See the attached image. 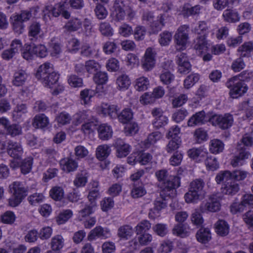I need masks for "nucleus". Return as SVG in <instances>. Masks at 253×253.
Returning <instances> with one entry per match:
<instances>
[{
	"mask_svg": "<svg viewBox=\"0 0 253 253\" xmlns=\"http://www.w3.org/2000/svg\"><path fill=\"white\" fill-rule=\"evenodd\" d=\"M155 175L160 183V195L163 199L166 200L168 197H175L176 189L181 185V177L177 175L169 176L167 170L164 169L157 171Z\"/></svg>",
	"mask_w": 253,
	"mask_h": 253,
	"instance_id": "1",
	"label": "nucleus"
},
{
	"mask_svg": "<svg viewBox=\"0 0 253 253\" xmlns=\"http://www.w3.org/2000/svg\"><path fill=\"white\" fill-rule=\"evenodd\" d=\"M36 77L42 82L44 86L51 88L58 82L59 75L53 71L52 64L46 62L38 68Z\"/></svg>",
	"mask_w": 253,
	"mask_h": 253,
	"instance_id": "2",
	"label": "nucleus"
},
{
	"mask_svg": "<svg viewBox=\"0 0 253 253\" xmlns=\"http://www.w3.org/2000/svg\"><path fill=\"white\" fill-rule=\"evenodd\" d=\"M9 190L12 196L9 198L8 203L12 207L18 206L27 195V190L21 182H13L10 185Z\"/></svg>",
	"mask_w": 253,
	"mask_h": 253,
	"instance_id": "3",
	"label": "nucleus"
},
{
	"mask_svg": "<svg viewBox=\"0 0 253 253\" xmlns=\"http://www.w3.org/2000/svg\"><path fill=\"white\" fill-rule=\"evenodd\" d=\"M204 185L203 180L201 179H196L192 181L190 183L188 191L184 195L185 202L187 203H197Z\"/></svg>",
	"mask_w": 253,
	"mask_h": 253,
	"instance_id": "4",
	"label": "nucleus"
},
{
	"mask_svg": "<svg viewBox=\"0 0 253 253\" xmlns=\"http://www.w3.org/2000/svg\"><path fill=\"white\" fill-rule=\"evenodd\" d=\"M226 86L230 89L229 94L233 98H237L246 93L248 86L245 83L238 80L236 77H232L226 82Z\"/></svg>",
	"mask_w": 253,
	"mask_h": 253,
	"instance_id": "5",
	"label": "nucleus"
},
{
	"mask_svg": "<svg viewBox=\"0 0 253 253\" xmlns=\"http://www.w3.org/2000/svg\"><path fill=\"white\" fill-rule=\"evenodd\" d=\"M180 132V128L177 126H174L170 127L167 134L168 139H170L167 145V152L171 153L177 150L181 143V139L179 136Z\"/></svg>",
	"mask_w": 253,
	"mask_h": 253,
	"instance_id": "6",
	"label": "nucleus"
},
{
	"mask_svg": "<svg viewBox=\"0 0 253 253\" xmlns=\"http://www.w3.org/2000/svg\"><path fill=\"white\" fill-rule=\"evenodd\" d=\"M208 121L212 126H217L221 129L224 130L232 126L233 117L229 113L225 114L224 116L215 114L211 116Z\"/></svg>",
	"mask_w": 253,
	"mask_h": 253,
	"instance_id": "7",
	"label": "nucleus"
},
{
	"mask_svg": "<svg viewBox=\"0 0 253 253\" xmlns=\"http://www.w3.org/2000/svg\"><path fill=\"white\" fill-rule=\"evenodd\" d=\"M247 172L241 169H235L232 171L229 170L221 171L215 177V181L217 184H220L225 177H228L234 181L245 179L247 176Z\"/></svg>",
	"mask_w": 253,
	"mask_h": 253,
	"instance_id": "8",
	"label": "nucleus"
},
{
	"mask_svg": "<svg viewBox=\"0 0 253 253\" xmlns=\"http://www.w3.org/2000/svg\"><path fill=\"white\" fill-rule=\"evenodd\" d=\"M188 30L189 26L186 25L180 26L177 30L174 36L177 49L183 50L185 49L189 39Z\"/></svg>",
	"mask_w": 253,
	"mask_h": 253,
	"instance_id": "9",
	"label": "nucleus"
},
{
	"mask_svg": "<svg viewBox=\"0 0 253 253\" xmlns=\"http://www.w3.org/2000/svg\"><path fill=\"white\" fill-rule=\"evenodd\" d=\"M156 52L152 47L147 48L141 60V65L145 71L152 70L156 64Z\"/></svg>",
	"mask_w": 253,
	"mask_h": 253,
	"instance_id": "10",
	"label": "nucleus"
},
{
	"mask_svg": "<svg viewBox=\"0 0 253 253\" xmlns=\"http://www.w3.org/2000/svg\"><path fill=\"white\" fill-rule=\"evenodd\" d=\"M176 63L177 65V71L181 74H186L191 70V65L187 55L180 53L176 56Z\"/></svg>",
	"mask_w": 253,
	"mask_h": 253,
	"instance_id": "11",
	"label": "nucleus"
},
{
	"mask_svg": "<svg viewBox=\"0 0 253 253\" xmlns=\"http://www.w3.org/2000/svg\"><path fill=\"white\" fill-rule=\"evenodd\" d=\"M250 156V152L245 147H242L238 149L237 153L233 156L231 160V165L234 168L242 166Z\"/></svg>",
	"mask_w": 253,
	"mask_h": 253,
	"instance_id": "12",
	"label": "nucleus"
},
{
	"mask_svg": "<svg viewBox=\"0 0 253 253\" xmlns=\"http://www.w3.org/2000/svg\"><path fill=\"white\" fill-rule=\"evenodd\" d=\"M223 182L221 188L223 194L228 195H235L239 190V184L234 180L228 177H225L221 182Z\"/></svg>",
	"mask_w": 253,
	"mask_h": 253,
	"instance_id": "13",
	"label": "nucleus"
},
{
	"mask_svg": "<svg viewBox=\"0 0 253 253\" xmlns=\"http://www.w3.org/2000/svg\"><path fill=\"white\" fill-rule=\"evenodd\" d=\"M111 236V231L108 228H104L101 226H97L90 232L88 238L90 240L97 238L106 239L110 238Z\"/></svg>",
	"mask_w": 253,
	"mask_h": 253,
	"instance_id": "14",
	"label": "nucleus"
},
{
	"mask_svg": "<svg viewBox=\"0 0 253 253\" xmlns=\"http://www.w3.org/2000/svg\"><path fill=\"white\" fill-rule=\"evenodd\" d=\"M115 147L116 149V155L120 158L126 157L131 150V146L121 138L116 140Z\"/></svg>",
	"mask_w": 253,
	"mask_h": 253,
	"instance_id": "15",
	"label": "nucleus"
},
{
	"mask_svg": "<svg viewBox=\"0 0 253 253\" xmlns=\"http://www.w3.org/2000/svg\"><path fill=\"white\" fill-rule=\"evenodd\" d=\"M7 152L8 154L14 159L21 158L23 151L21 145L18 142L9 140L7 143Z\"/></svg>",
	"mask_w": 253,
	"mask_h": 253,
	"instance_id": "16",
	"label": "nucleus"
},
{
	"mask_svg": "<svg viewBox=\"0 0 253 253\" xmlns=\"http://www.w3.org/2000/svg\"><path fill=\"white\" fill-rule=\"evenodd\" d=\"M223 20L228 23H236L239 22L241 19L240 13L235 9H226L222 13Z\"/></svg>",
	"mask_w": 253,
	"mask_h": 253,
	"instance_id": "17",
	"label": "nucleus"
},
{
	"mask_svg": "<svg viewBox=\"0 0 253 253\" xmlns=\"http://www.w3.org/2000/svg\"><path fill=\"white\" fill-rule=\"evenodd\" d=\"M59 164L61 169L66 172L76 170L78 167V163L74 159L66 157L60 160Z\"/></svg>",
	"mask_w": 253,
	"mask_h": 253,
	"instance_id": "18",
	"label": "nucleus"
},
{
	"mask_svg": "<svg viewBox=\"0 0 253 253\" xmlns=\"http://www.w3.org/2000/svg\"><path fill=\"white\" fill-rule=\"evenodd\" d=\"M28 31L30 40L32 41H37L42 32L41 24L37 21L32 22L28 27Z\"/></svg>",
	"mask_w": 253,
	"mask_h": 253,
	"instance_id": "19",
	"label": "nucleus"
},
{
	"mask_svg": "<svg viewBox=\"0 0 253 253\" xmlns=\"http://www.w3.org/2000/svg\"><path fill=\"white\" fill-rule=\"evenodd\" d=\"M64 6V1H61L56 4L54 6L52 5H48L45 6L42 10V12L44 16L49 14L55 17H58L63 10V6Z\"/></svg>",
	"mask_w": 253,
	"mask_h": 253,
	"instance_id": "20",
	"label": "nucleus"
},
{
	"mask_svg": "<svg viewBox=\"0 0 253 253\" xmlns=\"http://www.w3.org/2000/svg\"><path fill=\"white\" fill-rule=\"evenodd\" d=\"M101 114L106 115L107 113L110 117H112L113 115L116 116L118 119L119 121L124 124H127L133 118V112H120V113L118 114V112H100Z\"/></svg>",
	"mask_w": 253,
	"mask_h": 253,
	"instance_id": "21",
	"label": "nucleus"
},
{
	"mask_svg": "<svg viewBox=\"0 0 253 253\" xmlns=\"http://www.w3.org/2000/svg\"><path fill=\"white\" fill-rule=\"evenodd\" d=\"M98 137L102 140H107L113 135L112 127L107 124H102L99 126L97 129Z\"/></svg>",
	"mask_w": 253,
	"mask_h": 253,
	"instance_id": "22",
	"label": "nucleus"
},
{
	"mask_svg": "<svg viewBox=\"0 0 253 253\" xmlns=\"http://www.w3.org/2000/svg\"><path fill=\"white\" fill-rule=\"evenodd\" d=\"M229 225L224 220L219 219L215 224V231L221 237L227 236L229 233Z\"/></svg>",
	"mask_w": 253,
	"mask_h": 253,
	"instance_id": "23",
	"label": "nucleus"
},
{
	"mask_svg": "<svg viewBox=\"0 0 253 253\" xmlns=\"http://www.w3.org/2000/svg\"><path fill=\"white\" fill-rule=\"evenodd\" d=\"M197 241L202 244L208 243L211 238V230L209 228L201 227L196 235Z\"/></svg>",
	"mask_w": 253,
	"mask_h": 253,
	"instance_id": "24",
	"label": "nucleus"
},
{
	"mask_svg": "<svg viewBox=\"0 0 253 253\" xmlns=\"http://www.w3.org/2000/svg\"><path fill=\"white\" fill-rule=\"evenodd\" d=\"M206 112H197L188 120L187 124L189 126L205 124L207 121Z\"/></svg>",
	"mask_w": 253,
	"mask_h": 253,
	"instance_id": "25",
	"label": "nucleus"
},
{
	"mask_svg": "<svg viewBox=\"0 0 253 253\" xmlns=\"http://www.w3.org/2000/svg\"><path fill=\"white\" fill-rule=\"evenodd\" d=\"M163 113L164 112H152L153 116L155 117L153 125L157 129L166 126L168 123V117L163 115Z\"/></svg>",
	"mask_w": 253,
	"mask_h": 253,
	"instance_id": "26",
	"label": "nucleus"
},
{
	"mask_svg": "<svg viewBox=\"0 0 253 253\" xmlns=\"http://www.w3.org/2000/svg\"><path fill=\"white\" fill-rule=\"evenodd\" d=\"M125 4L122 0H116L113 5V12L118 20H123L126 16Z\"/></svg>",
	"mask_w": 253,
	"mask_h": 253,
	"instance_id": "27",
	"label": "nucleus"
},
{
	"mask_svg": "<svg viewBox=\"0 0 253 253\" xmlns=\"http://www.w3.org/2000/svg\"><path fill=\"white\" fill-rule=\"evenodd\" d=\"M146 190L142 182H134L131 190V196L133 198L142 197L146 194Z\"/></svg>",
	"mask_w": 253,
	"mask_h": 253,
	"instance_id": "28",
	"label": "nucleus"
},
{
	"mask_svg": "<svg viewBox=\"0 0 253 253\" xmlns=\"http://www.w3.org/2000/svg\"><path fill=\"white\" fill-rule=\"evenodd\" d=\"M28 78V74L23 70H19L16 71L13 76L12 84L16 86L23 85Z\"/></svg>",
	"mask_w": 253,
	"mask_h": 253,
	"instance_id": "29",
	"label": "nucleus"
},
{
	"mask_svg": "<svg viewBox=\"0 0 253 253\" xmlns=\"http://www.w3.org/2000/svg\"><path fill=\"white\" fill-rule=\"evenodd\" d=\"M82 22L77 18H72L69 20L63 27V29L67 32H74L82 28Z\"/></svg>",
	"mask_w": 253,
	"mask_h": 253,
	"instance_id": "30",
	"label": "nucleus"
},
{
	"mask_svg": "<svg viewBox=\"0 0 253 253\" xmlns=\"http://www.w3.org/2000/svg\"><path fill=\"white\" fill-rule=\"evenodd\" d=\"M11 24L13 30L18 34H22L24 30V24L23 21L16 15L10 17Z\"/></svg>",
	"mask_w": 253,
	"mask_h": 253,
	"instance_id": "31",
	"label": "nucleus"
},
{
	"mask_svg": "<svg viewBox=\"0 0 253 253\" xmlns=\"http://www.w3.org/2000/svg\"><path fill=\"white\" fill-rule=\"evenodd\" d=\"M224 148V144L220 140L213 139L211 140L209 145V150L211 153L217 154L223 151Z\"/></svg>",
	"mask_w": 253,
	"mask_h": 253,
	"instance_id": "32",
	"label": "nucleus"
},
{
	"mask_svg": "<svg viewBox=\"0 0 253 253\" xmlns=\"http://www.w3.org/2000/svg\"><path fill=\"white\" fill-rule=\"evenodd\" d=\"M194 49L199 53H202L207 50V43L204 36H199L194 41Z\"/></svg>",
	"mask_w": 253,
	"mask_h": 253,
	"instance_id": "33",
	"label": "nucleus"
},
{
	"mask_svg": "<svg viewBox=\"0 0 253 253\" xmlns=\"http://www.w3.org/2000/svg\"><path fill=\"white\" fill-rule=\"evenodd\" d=\"M133 156H134L135 160L137 161L138 163L142 165L147 164L152 158L150 154L142 151L133 152Z\"/></svg>",
	"mask_w": 253,
	"mask_h": 253,
	"instance_id": "34",
	"label": "nucleus"
},
{
	"mask_svg": "<svg viewBox=\"0 0 253 253\" xmlns=\"http://www.w3.org/2000/svg\"><path fill=\"white\" fill-rule=\"evenodd\" d=\"M48 124V118L44 114L36 116L33 122V126L37 128H44L47 126Z\"/></svg>",
	"mask_w": 253,
	"mask_h": 253,
	"instance_id": "35",
	"label": "nucleus"
},
{
	"mask_svg": "<svg viewBox=\"0 0 253 253\" xmlns=\"http://www.w3.org/2000/svg\"><path fill=\"white\" fill-rule=\"evenodd\" d=\"M253 50V44L251 42H246L237 49V52L241 57H249Z\"/></svg>",
	"mask_w": 253,
	"mask_h": 253,
	"instance_id": "36",
	"label": "nucleus"
},
{
	"mask_svg": "<svg viewBox=\"0 0 253 253\" xmlns=\"http://www.w3.org/2000/svg\"><path fill=\"white\" fill-rule=\"evenodd\" d=\"M38 10V7H33L29 9L22 10L19 14L16 15L24 22L29 20L33 15L35 16Z\"/></svg>",
	"mask_w": 253,
	"mask_h": 253,
	"instance_id": "37",
	"label": "nucleus"
},
{
	"mask_svg": "<svg viewBox=\"0 0 253 253\" xmlns=\"http://www.w3.org/2000/svg\"><path fill=\"white\" fill-rule=\"evenodd\" d=\"M200 79V75L197 73H191L186 77L183 81L184 88L188 89L192 87Z\"/></svg>",
	"mask_w": 253,
	"mask_h": 253,
	"instance_id": "38",
	"label": "nucleus"
},
{
	"mask_svg": "<svg viewBox=\"0 0 253 253\" xmlns=\"http://www.w3.org/2000/svg\"><path fill=\"white\" fill-rule=\"evenodd\" d=\"M110 153V148L107 145H99L96 149V158L100 161H103L106 159Z\"/></svg>",
	"mask_w": 253,
	"mask_h": 253,
	"instance_id": "39",
	"label": "nucleus"
},
{
	"mask_svg": "<svg viewBox=\"0 0 253 253\" xmlns=\"http://www.w3.org/2000/svg\"><path fill=\"white\" fill-rule=\"evenodd\" d=\"M100 68V64L94 60H89L85 62V71L89 74H95Z\"/></svg>",
	"mask_w": 253,
	"mask_h": 253,
	"instance_id": "40",
	"label": "nucleus"
},
{
	"mask_svg": "<svg viewBox=\"0 0 253 253\" xmlns=\"http://www.w3.org/2000/svg\"><path fill=\"white\" fill-rule=\"evenodd\" d=\"M64 195L63 189L60 186H55L53 187L49 191L50 197L54 201H61Z\"/></svg>",
	"mask_w": 253,
	"mask_h": 253,
	"instance_id": "41",
	"label": "nucleus"
},
{
	"mask_svg": "<svg viewBox=\"0 0 253 253\" xmlns=\"http://www.w3.org/2000/svg\"><path fill=\"white\" fill-rule=\"evenodd\" d=\"M116 84L118 85V88L119 89H126L129 86L130 81L127 76L123 75L117 78L116 80Z\"/></svg>",
	"mask_w": 253,
	"mask_h": 253,
	"instance_id": "42",
	"label": "nucleus"
},
{
	"mask_svg": "<svg viewBox=\"0 0 253 253\" xmlns=\"http://www.w3.org/2000/svg\"><path fill=\"white\" fill-rule=\"evenodd\" d=\"M192 31L197 35H200V36L205 37L208 32V27L205 22L200 21L194 27Z\"/></svg>",
	"mask_w": 253,
	"mask_h": 253,
	"instance_id": "43",
	"label": "nucleus"
},
{
	"mask_svg": "<svg viewBox=\"0 0 253 253\" xmlns=\"http://www.w3.org/2000/svg\"><path fill=\"white\" fill-rule=\"evenodd\" d=\"M33 164V159L32 158L24 159L20 165L21 172L23 174L29 173L32 168Z\"/></svg>",
	"mask_w": 253,
	"mask_h": 253,
	"instance_id": "44",
	"label": "nucleus"
},
{
	"mask_svg": "<svg viewBox=\"0 0 253 253\" xmlns=\"http://www.w3.org/2000/svg\"><path fill=\"white\" fill-rule=\"evenodd\" d=\"M63 245L64 239L61 235H57L52 238L51 248L53 251H59L63 248Z\"/></svg>",
	"mask_w": 253,
	"mask_h": 253,
	"instance_id": "45",
	"label": "nucleus"
},
{
	"mask_svg": "<svg viewBox=\"0 0 253 253\" xmlns=\"http://www.w3.org/2000/svg\"><path fill=\"white\" fill-rule=\"evenodd\" d=\"M221 205L217 200L211 199L207 202L205 205V209L210 212H216L220 210Z\"/></svg>",
	"mask_w": 253,
	"mask_h": 253,
	"instance_id": "46",
	"label": "nucleus"
},
{
	"mask_svg": "<svg viewBox=\"0 0 253 253\" xmlns=\"http://www.w3.org/2000/svg\"><path fill=\"white\" fill-rule=\"evenodd\" d=\"M59 170L57 168H49L43 174L42 181L47 183L58 175Z\"/></svg>",
	"mask_w": 253,
	"mask_h": 253,
	"instance_id": "47",
	"label": "nucleus"
},
{
	"mask_svg": "<svg viewBox=\"0 0 253 253\" xmlns=\"http://www.w3.org/2000/svg\"><path fill=\"white\" fill-rule=\"evenodd\" d=\"M73 216L72 210L68 209L63 210L57 217V222L59 224H64Z\"/></svg>",
	"mask_w": 253,
	"mask_h": 253,
	"instance_id": "48",
	"label": "nucleus"
},
{
	"mask_svg": "<svg viewBox=\"0 0 253 253\" xmlns=\"http://www.w3.org/2000/svg\"><path fill=\"white\" fill-rule=\"evenodd\" d=\"M108 80V75L105 72L98 71L93 76L94 82L98 85L105 84Z\"/></svg>",
	"mask_w": 253,
	"mask_h": 253,
	"instance_id": "49",
	"label": "nucleus"
},
{
	"mask_svg": "<svg viewBox=\"0 0 253 253\" xmlns=\"http://www.w3.org/2000/svg\"><path fill=\"white\" fill-rule=\"evenodd\" d=\"M16 216L14 213L10 211L4 212L0 217L2 223L7 224H12L15 221Z\"/></svg>",
	"mask_w": 253,
	"mask_h": 253,
	"instance_id": "50",
	"label": "nucleus"
},
{
	"mask_svg": "<svg viewBox=\"0 0 253 253\" xmlns=\"http://www.w3.org/2000/svg\"><path fill=\"white\" fill-rule=\"evenodd\" d=\"M171 39L172 33L165 31L159 35V42L162 46H167L169 44Z\"/></svg>",
	"mask_w": 253,
	"mask_h": 253,
	"instance_id": "51",
	"label": "nucleus"
},
{
	"mask_svg": "<svg viewBox=\"0 0 253 253\" xmlns=\"http://www.w3.org/2000/svg\"><path fill=\"white\" fill-rule=\"evenodd\" d=\"M94 12L96 16L99 19H104L108 15V11L104 6L97 3L94 9Z\"/></svg>",
	"mask_w": 253,
	"mask_h": 253,
	"instance_id": "52",
	"label": "nucleus"
},
{
	"mask_svg": "<svg viewBox=\"0 0 253 253\" xmlns=\"http://www.w3.org/2000/svg\"><path fill=\"white\" fill-rule=\"evenodd\" d=\"M5 130L7 134L12 137L19 135L22 133V127L19 125L16 124L10 125Z\"/></svg>",
	"mask_w": 253,
	"mask_h": 253,
	"instance_id": "53",
	"label": "nucleus"
},
{
	"mask_svg": "<svg viewBox=\"0 0 253 253\" xmlns=\"http://www.w3.org/2000/svg\"><path fill=\"white\" fill-rule=\"evenodd\" d=\"M44 197L42 193H35L30 195L28 198L29 203L33 206H37L42 203Z\"/></svg>",
	"mask_w": 253,
	"mask_h": 253,
	"instance_id": "54",
	"label": "nucleus"
},
{
	"mask_svg": "<svg viewBox=\"0 0 253 253\" xmlns=\"http://www.w3.org/2000/svg\"><path fill=\"white\" fill-rule=\"evenodd\" d=\"M149 81L147 78L141 77L136 80L135 88L138 91H143L147 89Z\"/></svg>",
	"mask_w": 253,
	"mask_h": 253,
	"instance_id": "55",
	"label": "nucleus"
},
{
	"mask_svg": "<svg viewBox=\"0 0 253 253\" xmlns=\"http://www.w3.org/2000/svg\"><path fill=\"white\" fill-rule=\"evenodd\" d=\"M101 208L103 211L107 212L111 210L114 206V201L113 198L105 197L101 202Z\"/></svg>",
	"mask_w": 253,
	"mask_h": 253,
	"instance_id": "56",
	"label": "nucleus"
},
{
	"mask_svg": "<svg viewBox=\"0 0 253 253\" xmlns=\"http://www.w3.org/2000/svg\"><path fill=\"white\" fill-rule=\"evenodd\" d=\"M99 31L105 36H111L113 34V30L110 24L106 22H101L99 25Z\"/></svg>",
	"mask_w": 253,
	"mask_h": 253,
	"instance_id": "57",
	"label": "nucleus"
},
{
	"mask_svg": "<svg viewBox=\"0 0 253 253\" xmlns=\"http://www.w3.org/2000/svg\"><path fill=\"white\" fill-rule=\"evenodd\" d=\"M161 82L165 84H169L174 80V76L169 71H163L160 76Z\"/></svg>",
	"mask_w": 253,
	"mask_h": 253,
	"instance_id": "58",
	"label": "nucleus"
},
{
	"mask_svg": "<svg viewBox=\"0 0 253 253\" xmlns=\"http://www.w3.org/2000/svg\"><path fill=\"white\" fill-rule=\"evenodd\" d=\"M151 227V223L147 220L140 222L136 227V232L137 235L147 233Z\"/></svg>",
	"mask_w": 253,
	"mask_h": 253,
	"instance_id": "59",
	"label": "nucleus"
},
{
	"mask_svg": "<svg viewBox=\"0 0 253 253\" xmlns=\"http://www.w3.org/2000/svg\"><path fill=\"white\" fill-rule=\"evenodd\" d=\"M207 169L214 171L219 168V164L217 159L214 157H208L205 161Z\"/></svg>",
	"mask_w": 253,
	"mask_h": 253,
	"instance_id": "60",
	"label": "nucleus"
},
{
	"mask_svg": "<svg viewBox=\"0 0 253 253\" xmlns=\"http://www.w3.org/2000/svg\"><path fill=\"white\" fill-rule=\"evenodd\" d=\"M146 34V29L142 26H137L134 30L133 35L134 39L137 41L143 40Z\"/></svg>",
	"mask_w": 253,
	"mask_h": 253,
	"instance_id": "61",
	"label": "nucleus"
},
{
	"mask_svg": "<svg viewBox=\"0 0 253 253\" xmlns=\"http://www.w3.org/2000/svg\"><path fill=\"white\" fill-rule=\"evenodd\" d=\"M194 136L197 142L199 143L206 141L208 137L207 131L202 128H199L196 129L194 132Z\"/></svg>",
	"mask_w": 253,
	"mask_h": 253,
	"instance_id": "62",
	"label": "nucleus"
},
{
	"mask_svg": "<svg viewBox=\"0 0 253 253\" xmlns=\"http://www.w3.org/2000/svg\"><path fill=\"white\" fill-rule=\"evenodd\" d=\"M32 46L33 51H34L35 56L41 58H43L46 56L47 49L44 45L39 44L37 45H33Z\"/></svg>",
	"mask_w": 253,
	"mask_h": 253,
	"instance_id": "63",
	"label": "nucleus"
},
{
	"mask_svg": "<svg viewBox=\"0 0 253 253\" xmlns=\"http://www.w3.org/2000/svg\"><path fill=\"white\" fill-rule=\"evenodd\" d=\"M246 66L243 57H239L234 60L231 65V69L235 72H239Z\"/></svg>",
	"mask_w": 253,
	"mask_h": 253,
	"instance_id": "64",
	"label": "nucleus"
}]
</instances>
